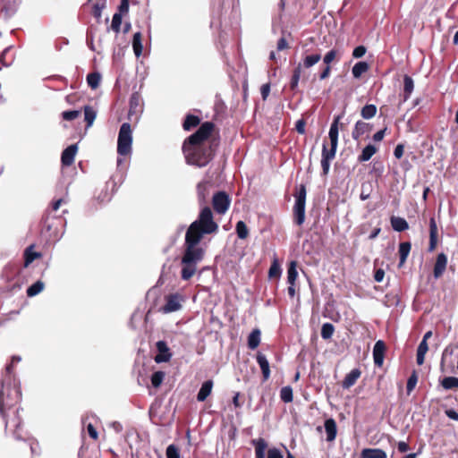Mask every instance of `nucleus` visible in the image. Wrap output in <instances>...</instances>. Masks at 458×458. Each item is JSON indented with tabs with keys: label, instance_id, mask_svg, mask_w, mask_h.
Instances as JSON below:
<instances>
[{
	"label": "nucleus",
	"instance_id": "9d476101",
	"mask_svg": "<svg viewBox=\"0 0 458 458\" xmlns=\"http://www.w3.org/2000/svg\"><path fill=\"white\" fill-rule=\"evenodd\" d=\"M438 241V229L435 217L429 219V242H428V252H433L437 246Z\"/></svg>",
	"mask_w": 458,
	"mask_h": 458
},
{
	"label": "nucleus",
	"instance_id": "2eb2a0df",
	"mask_svg": "<svg viewBox=\"0 0 458 458\" xmlns=\"http://www.w3.org/2000/svg\"><path fill=\"white\" fill-rule=\"evenodd\" d=\"M325 431L327 433V441L333 442L337 435V425L333 418L327 419L324 423Z\"/></svg>",
	"mask_w": 458,
	"mask_h": 458
},
{
	"label": "nucleus",
	"instance_id": "a19ab883",
	"mask_svg": "<svg viewBox=\"0 0 458 458\" xmlns=\"http://www.w3.org/2000/svg\"><path fill=\"white\" fill-rule=\"evenodd\" d=\"M335 332V327L331 323H325L321 327V337L325 340H328L332 337Z\"/></svg>",
	"mask_w": 458,
	"mask_h": 458
},
{
	"label": "nucleus",
	"instance_id": "7ed1b4c3",
	"mask_svg": "<svg viewBox=\"0 0 458 458\" xmlns=\"http://www.w3.org/2000/svg\"><path fill=\"white\" fill-rule=\"evenodd\" d=\"M306 195V185L300 184L293 194L295 203L293 208V222L299 226L302 225L305 221Z\"/></svg>",
	"mask_w": 458,
	"mask_h": 458
},
{
	"label": "nucleus",
	"instance_id": "c03bdc74",
	"mask_svg": "<svg viewBox=\"0 0 458 458\" xmlns=\"http://www.w3.org/2000/svg\"><path fill=\"white\" fill-rule=\"evenodd\" d=\"M236 233L240 239H245L249 235V230L243 221H239L236 224Z\"/></svg>",
	"mask_w": 458,
	"mask_h": 458
},
{
	"label": "nucleus",
	"instance_id": "4be33fe9",
	"mask_svg": "<svg viewBox=\"0 0 458 458\" xmlns=\"http://www.w3.org/2000/svg\"><path fill=\"white\" fill-rule=\"evenodd\" d=\"M411 244L410 242H403L399 244V267H402L405 262L410 254Z\"/></svg>",
	"mask_w": 458,
	"mask_h": 458
},
{
	"label": "nucleus",
	"instance_id": "4c0bfd02",
	"mask_svg": "<svg viewBox=\"0 0 458 458\" xmlns=\"http://www.w3.org/2000/svg\"><path fill=\"white\" fill-rule=\"evenodd\" d=\"M377 114V106L372 104L365 105L360 111V114L364 119H370Z\"/></svg>",
	"mask_w": 458,
	"mask_h": 458
},
{
	"label": "nucleus",
	"instance_id": "603ef678",
	"mask_svg": "<svg viewBox=\"0 0 458 458\" xmlns=\"http://www.w3.org/2000/svg\"><path fill=\"white\" fill-rule=\"evenodd\" d=\"M371 192V185L369 183L361 185V192L360 198L361 200H366L369 198Z\"/></svg>",
	"mask_w": 458,
	"mask_h": 458
},
{
	"label": "nucleus",
	"instance_id": "4468645a",
	"mask_svg": "<svg viewBox=\"0 0 458 458\" xmlns=\"http://www.w3.org/2000/svg\"><path fill=\"white\" fill-rule=\"evenodd\" d=\"M130 108L128 116L129 118H131L133 115L137 116L140 113H141V103H140V98L137 93H133L130 98Z\"/></svg>",
	"mask_w": 458,
	"mask_h": 458
},
{
	"label": "nucleus",
	"instance_id": "6ab92c4d",
	"mask_svg": "<svg viewBox=\"0 0 458 458\" xmlns=\"http://www.w3.org/2000/svg\"><path fill=\"white\" fill-rule=\"evenodd\" d=\"M251 444L255 447V458H265V452L267 448V441L259 437L258 439H252Z\"/></svg>",
	"mask_w": 458,
	"mask_h": 458
},
{
	"label": "nucleus",
	"instance_id": "338daca9",
	"mask_svg": "<svg viewBox=\"0 0 458 458\" xmlns=\"http://www.w3.org/2000/svg\"><path fill=\"white\" fill-rule=\"evenodd\" d=\"M277 50L282 51L289 47L288 43L284 38H279L277 41Z\"/></svg>",
	"mask_w": 458,
	"mask_h": 458
},
{
	"label": "nucleus",
	"instance_id": "f03ea898",
	"mask_svg": "<svg viewBox=\"0 0 458 458\" xmlns=\"http://www.w3.org/2000/svg\"><path fill=\"white\" fill-rule=\"evenodd\" d=\"M214 129L211 122L203 123L196 132L189 136L182 144L186 163L198 167L206 166L214 153L213 146L206 140Z\"/></svg>",
	"mask_w": 458,
	"mask_h": 458
},
{
	"label": "nucleus",
	"instance_id": "680f3d73",
	"mask_svg": "<svg viewBox=\"0 0 458 458\" xmlns=\"http://www.w3.org/2000/svg\"><path fill=\"white\" fill-rule=\"evenodd\" d=\"M403 151L404 146L403 144H398L394 150V155L397 159H400L403 156Z\"/></svg>",
	"mask_w": 458,
	"mask_h": 458
},
{
	"label": "nucleus",
	"instance_id": "f3484780",
	"mask_svg": "<svg viewBox=\"0 0 458 458\" xmlns=\"http://www.w3.org/2000/svg\"><path fill=\"white\" fill-rule=\"evenodd\" d=\"M256 359H257L258 364L260 367L263 379L266 381L270 377L269 362H268L267 357L261 352H258Z\"/></svg>",
	"mask_w": 458,
	"mask_h": 458
},
{
	"label": "nucleus",
	"instance_id": "13d9d810",
	"mask_svg": "<svg viewBox=\"0 0 458 458\" xmlns=\"http://www.w3.org/2000/svg\"><path fill=\"white\" fill-rule=\"evenodd\" d=\"M305 127H306V121L303 118L299 119L295 123V130L300 134L305 133V131H306Z\"/></svg>",
	"mask_w": 458,
	"mask_h": 458
},
{
	"label": "nucleus",
	"instance_id": "473e14b6",
	"mask_svg": "<svg viewBox=\"0 0 458 458\" xmlns=\"http://www.w3.org/2000/svg\"><path fill=\"white\" fill-rule=\"evenodd\" d=\"M132 48H133V52H134L135 55L137 57H140L141 55L142 48H143L142 43H141V33L140 32H136L133 35Z\"/></svg>",
	"mask_w": 458,
	"mask_h": 458
},
{
	"label": "nucleus",
	"instance_id": "0eeeda50",
	"mask_svg": "<svg viewBox=\"0 0 458 458\" xmlns=\"http://www.w3.org/2000/svg\"><path fill=\"white\" fill-rule=\"evenodd\" d=\"M165 304L160 308L164 314L177 311L182 309V297L179 293L169 294L165 297Z\"/></svg>",
	"mask_w": 458,
	"mask_h": 458
},
{
	"label": "nucleus",
	"instance_id": "4d7b16f0",
	"mask_svg": "<svg viewBox=\"0 0 458 458\" xmlns=\"http://www.w3.org/2000/svg\"><path fill=\"white\" fill-rule=\"evenodd\" d=\"M366 47L364 46L356 47L352 51V56L354 58H360L366 54Z\"/></svg>",
	"mask_w": 458,
	"mask_h": 458
},
{
	"label": "nucleus",
	"instance_id": "ea45409f",
	"mask_svg": "<svg viewBox=\"0 0 458 458\" xmlns=\"http://www.w3.org/2000/svg\"><path fill=\"white\" fill-rule=\"evenodd\" d=\"M441 386L446 390L458 388V377H445L442 379Z\"/></svg>",
	"mask_w": 458,
	"mask_h": 458
},
{
	"label": "nucleus",
	"instance_id": "f8f14e48",
	"mask_svg": "<svg viewBox=\"0 0 458 458\" xmlns=\"http://www.w3.org/2000/svg\"><path fill=\"white\" fill-rule=\"evenodd\" d=\"M78 150L77 144H72L67 147L62 153L61 162L63 165H71L75 159V156Z\"/></svg>",
	"mask_w": 458,
	"mask_h": 458
},
{
	"label": "nucleus",
	"instance_id": "69168bd1",
	"mask_svg": "<svg viewBox=\"0 0 458 458\" xmlns=\"http://www.w3.org/2000/svg\"><path fill=\"white\" fill-rule=\"evenodd\" d=\"M386 131V128H384V129H382V130H380V131H377V132L373 135V137H372L373 140H374V141H381V140L384 139V137H385Z\"/></svg>",
	"mask_w": 458,
	"mask_h": 458
},
{
	"label": "nucleus",
	"instance_id": "6e6552de",
	"mask_svg": "<svg viewBox=\"0 0 458 458\" xmlns=\"http://www.w3.org/2000/svg\"><path fill=\"white\" fill-rule=\"evenodd\" d=\"M447 267V256L444 253H438L436 257V260L433 267V276L436 279L440 278Z\"/></svg>",
	"mask_w": 458,
	"mask_h": 458
},
{
	"label": "nucleus",
	"instance_id": "20e7f679",
	"mask_svg": "<svg viewBox=\"0 0 458 458\" xmlns=\"http://www.w3.org/2000/svg\"><path fill=\"white\" fill-rule=\"evenodd\" d=\"M132 131L129 123H123L119 130L117 140V153L127 156L131 153Z\"/></svg>",
	"mask_w": 458,
	"mask_h": 458
},
{
	"label": "nucleus",
	"instance_id": "b1692460",
	"mask_svg": "<svg viewBox=\"0 0 458 458\" xmlns=\"http://www.w3.org/2000/svg\"><path fill=\"white\" fill-rule=\"evenodd\" d=\"M390 221L393 229L396 232H403L409 228L407 221L403 217L392 216Z\"/></svg>",
	"mask_w": 458,
	"mask_h": 458
},
{
	"label": "nucleus",
	"instance_id": "1a4fd4ad",
	"mask_svg": "<svg viewBox=\"0 0 458 458\" xmlns=\"http://www.w3.org/2000/svg\"><path fill=\"white\" fill-rule=\"evenodd\" d=\"M386 346L384 341L378 340L373 347V359L377 367L381 368L384 364L385 353Z\"/></svg>",
	"mask_w": 458,
	"mask_h": 458
},
{
	"label": "nucleus",
	"instance_id": "9b49d317",
	"mask_svg": "<svg viewBox=\"0 0 458 458\" xmlns=\"http://www.w3.org/2000/svg\"><path fill=\"white\" fill-rule=\"evenodd\" d=\"M157 349L158 351V354L155 357V361L157 363H162L166 362L171 359V352L169 351V348L167 347V344L165 341H158L156 344Z\"/></svg>",
	"mask_w": 458,
	"mask_h": 458
},
{
	"label": "nucleus",
	"instance_id": "e433bc0d",
	"mask_svg": "<svg viewBox=\"0 0 458 458\" xmlns=\"http://www.w3.org/2000/svg\"><path fill=\"white\" fill-rule=\"evenodd\" d=\"M44 283L40 280L35 282L34 284H32L30 287H28L27 289V295L29 297H34L36 296L37 294H38L39 293H41L44 289Z\"/></svg>",
	"mask_w": 458,
	"mask_h": 458
},
{
	"label": "nucleus",
	"instance_id": "774afa93",
	"mask_svg": "<svg viewBox=\"0 0 458 458\" xmlns=\"http://www.w3.org/2000/svg\"><path fill=\"white\" fill-rule=\"evenodd\" d=\"M445 415L449 418V419H452L454 420H457L458 421V412L455 411L453 409H448V410H445Z\"/></svg>",
	"mask_w": 458,
	"mask_h": 458
},
{
	"label": "nucleus",
	"instance_id": "393cba45",
	"mask_svg": "<svg viewBox=\"0 0 458 458\" xmlns=\"http://www.w3.org/2000/svg\"><path fill=\"white\" fill-rule=\"evenodd\" d=\"M414 82L411 77L409 75H404L403 77V101L405 102L410 98V96L413 90Z\"/></svg>",
	"mask_w": 458,
	"mask_h": 458
},
{
	"label": "nucleus",
	"instance_id": "864d4df0",
	"mask_svg": "<svg viewBox=\"0 0 458 458\" xmlns=\"http://www.w3.org/2000/svg\"><path fill=\"white\" fill-rule=\"evenodd\" d=\"M21 360V357L19 356V355H13L12 357V360H11V363L8 364L5 368V370H6V375L8 377H10L12 374H13V364L14 363H19L20 361Z\"/></svg>",
	"mask_w": 458,
	"mask_h": 458
},
{
	"label": "nucleus",
	"instance_id": "cd10ccee",
	"mask_svg": "<svg viewBox=\"0 0 458 458\" xmlns=\"http://www.w3.org/2000/svg\"><path fill=\"white\" fill-rule=\"evenodd\" d=\"M260 344V330L255 328L248 336V347L255 350Z\"/></svg>",
	"mask_w": 458,
	"mask_h": 458
},
{
	"label": "nucleus",
	"instance_id": "58836bf2",
	"mask_svg": "<svg viewBox=\"0 0 458 458\" xmlns=\"http://www.w3.org/2000/svg\"><path fill=\"white\" fill-rule=\"evenodd\" d=\"M280 398L284 403H292L293 400V388L289 386L282 387L280 390Z\"/></svg>",
	"mask_w": 458,
	"mask_h": 458
},
{
	"label": "nucleus",
	"instance_id": "49530a36",
	"mask_svg": "<svg viewBox=\"0 0 458 458\" xmlns=\"http://www.w3.org/2000/svg\"><path fill=\"white\" fill-rule=\"evenodd\" d=\"M208 184L206 182H199L197 185L198 198L200 204L206 203V191Z\"/></svg>",
	"mask_w": 458,
	"mask_h": 458
},
{
	"label": "nucleus",
	"instance_id": "7c9ffc66",
	"mask_svg": "<svg viewBox=\"0 0 458 458\" xmlns=\"http://www.w3.org/2000/svg\"><path fill=\"white\" fill-rule=\"evenodd\" d=\"M200 123L199 116L188 114L182 123V128L185 131H191L192 128L198 126Z\"/></svg>",
	"mask_w": 458,
	"mask_h": 458
},
{
	"label": "nucleus",
	"instance_id": "a878e982",
	"mask_svg": "<svg viewBox=\"0 0 458 458\" xmlns=\"http://www.w3.org/2000/svg\"><path fill=\"white\" fill-rule=\"evenodd\" d=\"M297 266L298 263L296 260H292L288 265L287 282L289 284H295L298 277Z\"/></svg>",
	"mask_w": 458,
	"mask_h": 458
},
{
	"label": "nucleus",
	"instance_id": "c85d7f7f",
	"mask_svg": "<svg viewBox=\"0 0 458 458\" xmlns=\"http://www.w3.org/2000/svg\"><path fill=\"white\" fill-rule=\"evenodd\" d=\"M428 351V345L426 342H420L416 353V361L419 366H421L425 361V355Z\"/></svg>",
	"mask_w": 458,
	"mask_h": 458
},
{
	"label": "nucleus",
	"instance_id": "f704fd0d",
	"mask_svg": "<svg viewBox=\"0 0 458 458\" xmlns=\"http://www.w3.org/2000/svg\"><path fill=\"white\" fill-rule=\"evenodd\" d=\"M320 59H321L320 54H314V55H307L302 60L301 68L302 67L310 68V67L315 65L316 64H318L320 61Z\"/></svg>",
	"mask_w": 458,
	"mask_h": 458
},
{
	"label": "nucleus",
	"instance_id": "423d86ee",
	"mask_svg": "<svg viewBox=\"0 0 458 458\" xmlns=\"http://www.w3.org/2000/svg\"><path fill=\"white\" fill-rule=\"evenodd\" d=\"M212 206L216 213L224 215L229 208V195L225 191H217L213 195Z\"/></svg>",
	"mask_w": 458,
	"mask_h": 458
},
{
	"label": "nucleus",
	"instance_id": "a18cd8bd",
	"mask_svg": "<svg viewBox=\"0 0 458 458\" xmlns=\"http://www.w3.org/2000/svg\"><path fill=\"white\" fill-rule=\"evenodd\" d=\"M280 275H281L280 265L278 264L276 259H274V261L272 262V264L269 267V270H268V276L270 278H276V277H279Z\"/></svg>",
	"mask_w": 458,
	"mask_h": 458
},
{
	"label": "nucleus",
	"instance_id": "72a5a7b5",
	"mask_svg": "<svg viewBox=\"0 0 458 458\" xmlns=\"http://www.w3.org/2000/svg\"><path fill=\"white\" fill-rule=\"evenodd\" d=\"M97 116V112L94 110V108L90 106H84V118L87 122V127H90Z\"/></svg>",
	"mask_w": 458,
	"mask_h": 458
},
{
	"label": "nucleus",
	"instance_id": "052dcab7",
	"mask_svg": "<svg viewBox=\"0 0 458 458\" xmlns=\"http://www.w3.org/2000/svg\"><path fill=\"white\" fill-rule=\"evenodd\" d=\"M119 12L117 13H126L129 12V0H122L118 7Z\"/></svg>",
	"mask_w": 458,
	"mask_h": 458
},
{
	"label": "nucleus",
	"instance_id": "37998d69",
	"mask_svg": "<svg viewBox=\"0 0 458 458\" xmlns=\"http://www.w3.org/2000/svg\"><path fill=\"white\" fill-rule=\"evenodd\" d=\"M165 378V372L158 370L152 374L151 376V384L155 388H157L161 386L163 380Z\"/></svg>",
	"mask_w": 458,
	"mask_h": 458
},
{
	"label": "nucleus",
	"instance_id": "09e8293b",
	"mask_svg": "<svg viewBox=\"0 0 458 458\" xmlns=\"http://www.w3.org/2000/svg\"><path fill=\"white\" fill-rule=\"evenodd\" d=\"M81 114V111L79 110H67L62 113V117L66 121H72L76 119Z\"/></svg>",
	"mask_w": 458,
	"mask_h": 458
},
{
	"label": "nucleus",
	"instance_id": "c9c22d12",
	"mask_svg": "<svg viewBox=\"0 0 458 458\" xmlns=\"http://www.w3.org/2000/svg\"><path fill=\"white\" fill-rule=\"evenodd\" d=\"M100 81H101V74L98 72H90L87 75L88 85L92 89H95L99 86Z\"/></svg>",
	"mask_w": 458,
	"mask_h": 458
},
{
	"label": "nucleus",
	"instance_id": "5701e85b",
	"mask_svg": "<svg viewBox=\"0 0 458 458\" xmlns=\"http://www.w3.org/2000/svg\"><path fill=\"white\" fill-rule=\"evenodd\" d=\"M212 387H213L212 380L205 381L202 384V386L197 394V400L199 402H204L207 399V397L211 394Z\"/></svg>",
	"mask_w": 458,
	"mask_h": 458
},
{
	"label": "nucleus",
	"instance_id": "aec40b11",
	"mask_svg": "<svg viewBox=\"0 0 458 458\" xmlns=\"http://www.w3.org/2000/svg\"><path fill=\"white\" fill-rule=\"evenodd\" d=\"M360 458H387V455L379 448H365L361 451Z\"/></svg>",
	"mask_w": 458,
	"mask_h": 458
},
{
	"label": "nucleus",
	"instance_id": "bb28decb",
	"mask_svg": "<svg viewBox=\"0 0 458 458\" xmlns=\"http://www.w3.org/2000/svg\"><path fill=\"white\" fill-rule=\"evenodd\" d=\"M301 71H302L301 64H299L294 68V70L293 72V75H292V78H291V81H290V84H289L290 89L292 91H296L297 89H298L300 78H301Z\"/></svg>",
	"mask_w": 458,
	"mask_h": 458
},
{
	"label": "nucleus",
	"instance_id": "bf43d9fd",
	"mask_svg": "<svg viewBox=\"0 0 458 458\" xmlns=\"http://www.w3.org/2000/svg\"><path fill=\"white\" fill-rule=\"evenodd\" d=\"M260 93L263 100H266L270 93V83H265L260 88Z\"/></svg>",
	"mask_w": 458,
	"mask_h": 458
},
{
	"label": "nucleus",
	"instance_id": "2f4dec72",
	"mask_svg": "<svg viewBox=\"0 0 458 458\" xmlns=\"http://www.w3.org/2000/svg\"><path fill=\"white\" fill-rule=\"evenodd\" d=\"M369 66L366 62H358L354 64L352 69V72L354 78H360L364 72L369 70Z\"/></svg>",
	"mask_w": 458,
	"mask_h": 458
},
{
	"label": "nucleus",
	"instance_id": "dca6fc26",
	"mask_svg": "<svg viewBox=\"0 0 458 458\" xmlns=\"http://www.w3.org/2000/svg\"><path fill=\"white\" fill-rule=\"evenodd\" d=\"M370 130H371V127H370V125L369 123H367L365 122H362V121H358L355 123V126H354V128L352 130V137L353 140H357L362 135H364L365 133L369 132Z\"/></svg>",
	"mask_w": 458,
	"mask_h": 458
},
{
	"label": "nucleus",
	"instance_id": "3c124183",
	"mask_svg": "<svg viewBox=\"0 0 458 458\" xmlns=\"http://www.w3.org/2000/svg\"><path fill=\"white\" fill-rule=\"evenodd\" d=\"M166 458H180L179 450L174 445H170L167 446Z\"/></svg>",
	"mask_w": 458,
	"mask_h": 458
},
{
	"label": "nucleus",
	"instance_id": "79ce46f5",
	"mask_svg": "<svg viewBox=\"0 0 458 458\" xmlns=\"http://www.w3.org/2000/svg\"><path fill=\"white\" fill-rule=\"evenodd\" d=\"M417 382H418V375H417V372L414 370V371H412V373L411 374V376L409 377V378L407 380L406 391H407L408 395L414 390V388L417 385Z\"/></svg>",
	"mask_w": 458,
	"mask_h": 458
},
{
	"label": "nucleus",
	"instance_id": "5fc2aeb1",
	"mask_svg": "<svg viewBox=\"0 0 458 458\" xmlns=\"http://www.w3.org/2000/svg\"><path fill=\"white\" fill-rule=\"evenodd\" d=\"M336 55H337V51L335 49L330 50L324 56V58H323L324 63L327 65H329L335 60V58L336 57Z\"/></svg>",
	"mask_w": 458,
	"mask_h": 458
},
{
	"label": "nucleus",
	"instance_id": "de8ad7c7",
	"mask_svg": "<svg viewBox=\"0 0 458 458\" xmlns=\"http://www.w3.org/2000/svg\"><path fill=\"white\" fill-rule=\"evenodd\" d=\"M121 24H122V14L115 13L113 15L112 23H111V29L115 33H119L120 30H121Z\"/></svg>",
	"mask_w": 458,
	"mask_h": 458
},
{
	"label": "nucleus",
	"instance_id": "e2e57ef3",
	"mask_svg": "<svg viewBox=\"0 0 458 458\" xmlns=\"http://www.w3.org/2000/svg\"><path fill=\"white\" fill-rule=\"evenodd\" d=\"M87 430L91 438H93L95 440L98 438V431L91 423L88 424Z\"/></svg>",
	"mask_w": 458,
	"mask_h": 458
},
{
	"label": "nucleus",
	"instance_id": "f257e3e1",
	"mask_svg": "<svg viewBox=\"0 0 458 458\" xmlns=\"http://www.w3.org/2000/svg\"><path fill=\"white\" fill-rule=\"evenodd\" d=\"M217 224L213 219L211 208L204 207L198 218L191 224L185 234V250L182 259L181 276L183 280H189L197 270V265L204 258V250L199 242L204 234L216 232Z\"/></svg>",
	"mask_w": 458,
	"mask_h": 458
},
{
	"label": "nucleus",
	"instance_id": "6e6d98bb",
	"mask_svg": "<svg viewBox=\"0 0 458 458\" xmlns=\"http://www.w3.org/2000/svg\"><path fill=\"white\" fill-rule=\"evenodd\" d=\"M267 458H284V455L279 449L273 447L268 449Z\"/></svg>",
	"mask_w": 458,
	"mask_h": 458
},
{
	"label": "nucleus",
	"instance_id": "a211bd4d",
	"mask_svg": "<svg viewBox=\"0 0 458 458\" xmlns=\"http://www.w3.org/2000/svg\"><path fill=\"white\" fill-rule=\"evenodd\" d=\"M342 115H336L335 116L333 123H331L329 132H328V139L335 138L338 139L339 136V130L344 129V123H341Z\"/></svg>",
	"mask_w": 458,
	"mask_h": 458
},
{
	"label": "nucleus",
	"instance_id": "412c9836",
	"mask_svg": "<svg viewBox=\"0 0 458 458\" xmlns=\"http://www.w3.org/2000/svg\"><path fill=\"white\" fill-rule=\"evenodd\" d=\"M377 152V148L372 144H368L361 151L360 155L358 157V161L360 163L369 161L376 153Z\"/></svg>",
	"mask_w": 458,
	"mask_h": 458
},
{
	"label": "nucleus",
	"instance_id": "ddd939ff",
	"mask_svg": "<svg viewBox=\"0 0 458 458\" xmlns=\"http://www.w3.org/2000/svg\"><path fill=\"white\" fill-rule=\"evenodd\" d=\"M361 371L360 369H352L342 381V386L344 389H349L355 385L357 380L360 378Z\"/></svg>",
	"mask_w": 458,
	"mask_h": 458
},
{
	"label": "nucleus",
	"instance_id": "c756f323",
	"mask_svg": "<svg viewBox=\"0 0 458 458\" xmlns=\"http://www.w3.org/2000/svg\"><path fill=\"white\" fill-rule=\"evenodd\" d=\"M34 246H29L24 251V266L28 267L31 262H33L36 259L41 257L40 252H37L33 250Z\"/></svg>",
	"mask_w": 458,
	"mask_h": 458
},
{
	"label": "nucleus",
	"instance_id": "39448f33",
	"mask_svg": "<svg viewBox=\"0 0 458 458\" xmlns=\"http://www.w3.org/2000/svg\"><path fill=\"white\" fill-rule=\"evenodd\" d=\"M329 148L326 142L322 146L321 166L323 175H327L328 174L330 162L335 157L338 146V139L332 138L329 139Z\"/></svg>",
	"mask_w": 458,
	"mask_h": 458
},
{
	"label": "nucleus",
	"instance_id": "8fccbe9b",
	"mask_svg": "<svg viewBox=\"0 0 458 458\" xmlns=\"http://www.w3.org/2000/svg\"><path fill=\"white\" fill-rule=\"evenodd\" d=\"M106 7V3L103 2V3H97L93 5V11H92V13L94 15L95 18H97L98 20H99L101 18V15H102V11L103 9Z\"/></svg>",
	"mask_w": 458,
	"mask_h": 458
},
{
	"label": "nucleus",
	"instance_id": "0e129e2a",
	"mask_svg": "<svg viewBox=\"0 0 458 458\" xmlns=\"http://www.w3.org/2000/svg\"><path fill=\"white\" fill-rule=\"evenodd\" d=\"M385 276V271L382 268H378L375 271L374 279L376 282L380 283L383 281Z\"/></svg>",
	"mask_w": 458,
	"mask_h": 458
}]
</instances>
